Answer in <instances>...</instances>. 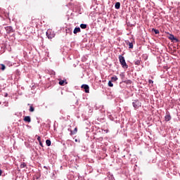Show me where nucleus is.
<instances>
[{"label":"nucleus","instance_id":"nucleus-1","mask_svg":"<svg viewBox=\"0 0 180 180\" xmlns=\"http://www.w3.org/2000/svg\"><path fill=\"white\" fill-rule=\"evenodd\" d=\"M119 60L122 68H129V65L126 63V60H124V57H123V56L120 55Z\"/></svg>","mask_w":180,"mask_h":180},{"label":"nucleus","instance_id":"nucleus-2","mask_svg":"<svg viewBox=\"0 0 180 180\" xmlns=\"http://www.w3.org/2000/svg\"><path fill=\"white\" fill-rule=\"evenodd\" d=\"M132 105H133V107L134 108V109H139V108H140V106H141V103H140V101H139V100H135L132 103Z\"/></svg>","mask_w":180,"mask_h":180},{"label":"nucleus","instance_id":"nucleus-3","mask_svg":"<svg viewBox=\"0 0 180 180\" xmlns=\"http://www.w3.org/2000/svg\"><path fill=\"white\" fill-rule=\"evenodd\" d=\"M46 36L48 39H53L56 36V34L51 30H48L46 32Z\"/></svg>","mask_w":180,"mask_h":180},{"label":"nucleus","instance_id":"nucleus-4","mask_svg":"<svg viewBox=\"0 0 180 180\" xmlns=\"http://www.w3.org/2000/svg\"><path fill=\"white\" fill-rule=\"evenodd\" d=\"M5 30H6L7 34H11V33H13V28L11 26L6 27Z\"/></svg>","mask_w":180,"mask_h":180},{"label":"nucleus","instance_id":"nucleus-5","mask_svg":"<svg viewBox=\"0 0 180 180\" xmlns=\"http://www.w3.org/2000/svg\"><path fill=\"white\" fill-rule=\"evenodd\" d=\"M82 88L84 89L86 94H89V86H88V84H82Z\"/></svg>","mask_w":180,"mask_h":180},{"label":"nucleus","instance_id":"nucleus-6","mask_svg":"<svg viewBox=\"0 0 180 180\" xmlns=\"http://www.w3.org/2000/svg\"><path fill=\"white\" fill-rule=\"evenodd\" d=\"M169 40L174 41L176 43H178V41H179V39H178L177 38H176L173 34H169Z\"/></svg>","mask_w":180,"mask_h":180},{"label":"nucleus","instance_id":"nucleus-7","mask_svg":"<svg viewBox=\"0 0 180 180\" xmlns=\"http://www.w3.org/2000/svg\"><path fill=\"white\" fill-rule=\"evenodd\" d=\"M24 122H27V123H30V122H32V119L30 118V116H25L24 117Z\"/></svg>","mask_w":180,"mask_h":180},{"label":"nucleus","instance_id":"nucleus-8","mask_svg":"<svg viewBox=\"0 0 180 180\" xmlns=\"http://www.w3.org/2000/svg\"><path fill=\"white\" fill-rule=\"evenodd\" d=\"M79 32H81V28L75 27L73 31L74 34H77V33H79Z\"/></svg>","mask_w":180,"mask_h":180},{"label":"nucleus","instance_id":"nucleus-9","mask_svg":"<svg viewBox=\"0 0 180 180\" xmlns=\"http://www.w3.org/2000/svg\"><path fill=\"white\" fill-rule=\"evenodd\" d=\"M77 131H78V129L77 127L75 128L74 131H70V136H72L73 134H77Z\"/></svg>","mask_w":180,"mask_h":180},{"label":"nucleus","instance_id":"nucleus-10","mask_svg":"<svg viewBox=\"0 0 180 180\" xmlns=\"http://www.w3.org/2000/svg\"><path fill=\"white\" fill-rule=\"evenodd\" d=\"M165 119L166 122H169L171 120V115L169 114L165 115Z\"/></svg>","mask_w":180,"mask_h":180},{"label":"nucleus","instance_id":"nucleus-11","mask_svg":"<svg viewBox=\"0 0 180 180\" xmlns=\"http://www.w3.org/2000/svg\"><path fill=\"white\" fill-rule=\"evenodd\" d=\"M46 144L48 146V147H50L51 146V141H50V139H47L46 141Z\"/></svg>","mask_w":180,"mask_h":180},{"label":"nucleus","instance_id":"nucleus-12","mask_svg":"<svg viewBox=\"0 0 180 180\" xmlns=\"http://www.w3.org/2000/svg\"><path fill=\"white\" fill-rule=\"evenodd\" d=\"M141 63V60H134V64L135 65H140V63Z\"/></svg>","mask_w":180,"mask_h":180},{"label":"nucleus","instance_id":"nucleus-13","mask_svg":"<svg viewBox=\"0 0 180 180\" xmlns=\"http://www.w3.org/2000/svg\"><path fill=\"white\" fill-rule=\"evenodd\" d=\"M117 79H118V78H117V76H113V77H111V81L112 82H115V81H117Z\"/></svg>","mask_w":180,"mask_h":180},{"label":"nucleus","instance_id":"nucleus-14","mask_svg":"<svg viewBox=\"0 0 180 180\" xmlns=\"http://www.w3.org/2000/svg\"><path fill=\"white\" fill-rule=\"evenodd\" d=\"M115 9H120V2H117L115 4Z\"/></svg>","mask_w":180,"mask_h":180},{"label":"nucleus","instance_id":"nucleus-15","mask_svg":"<svg viewBox=\"0 0 180 180\" xmlns=\"http://www.w3.org/2000/svg\"><path fill=\"white\" fill-rule=\"evenodd\" d=\"M152 32H154V33L155 34H160V31L158 30H156V29H152Z\"/></svg>","mask_w":180,"mask_h":180},{"label":"nucleus","instance_id":"nucleus-16","mask_svg":"<svg viewBox=\"0 0 180 180\" xmlns=\"http://www.w3.org/2000/svg\"><path fill=\"white\" fill-rule=\"evenodd\" d=\"M65 84V80L59 81V85H61L62 86H64Z\"/></svg>","mask_w":180,"mask_h":180},{"label":"nucleus","instance_id":"nucleus-17","mask_svg":"<svg viewBox=\"0 0 180 180\" xmlns=\"http://www.w3.org/2000/svg\"><path fill=\"white\" fill-rule=\"evenodd\" d=\"M80 27H81V29H86L87 25H86V24H81Z\"/></svg>","mask_w":180,"mask_h":180},{"label":"nucleus","instance_id":"nucleus-18","mask_svg":"<svg viewBox=\"0 0 180 180\" xmlns=\"http://www.w3.org/2000/svg\"><path fill=\"white\" fill-rule=\"evenodd\" d=\"M127 44L129 45V49H133V43L131 42H128Z\"/></svg>","mask_w":180,"mask_h":180},{"label":"nucleus","instance_id":"nucleus-19","mask_svg":"<svg viewBox=\"0 0 180 180\" xmlns=\"http://www.w3.org/2000/svg\"><path fill=\"white\" fill-rule=\"evenodd\" d=\"M1 65V70H2V71H4V70H5V69L6 68V67H5V65H4V64H1L0 65Z\"/></svg>","mask_w":180,"mask_h":180},{"label":"nucleus","instance_id":"nucleus-20","mask_svg":"<svg viewBox=\"0 0 180 180\" xmlns=\"http://www.w3.org/2000/svg\"><path fill=\"white\" fill-rule=\"evenodd\" d=\"M30 112H34V107L33 105L30 107Z\"/></svg>","mask_w":180,"mask_h":180},{"label":"nucleus","instance_id":"nucleus-21","mask_svg":"<svg viewBox=\"0 0 180 180\" xmlns=\"http://www.w3.org/2000/svg\"><path fill=\"white\" fill-rule=\"evenodd\" d=\"M20 168H25L26 167V163L23 162L20 165Z\"/></svg>","mask_w":180,"mask_h":180},{"label":"nucleus","instance_id":"nucleus-22","mask_svg":"<svg viewBox=\"0 0 180 180\" xmlns=\"http://www.w3.org/2000/svg\"><path fill=\"white\" fill-rule=\"evenodd\" d=\"M108 86H110V87L113 86V84L112 83V81L108 82Z\"/></svg>","mask_w":180,"mask_h":180},{"label":"nucleus","instance_id":"nucleus-23","mask_svg":"<svg viewBox=\"0 0 180 180\" xmlns=\"http://www.w3.org/2000/svg\"><path fill=\"white\" fill-rule=\"evenodd\" d=\"M149 84H154V81L149 79L148 80Z\"/></svg>","mask_w":180,"mask_h":180},{"label":"nucleus","instance_id":"nucleus-24","mask_svg":"<svg viewBox=\"0 0 180 180\" xmlns=\"http://www.w3.org/2000/svg\"><path fill=\"white\" fill-rule=\"evenodd\" d=\"M37 140L40 143L41 141V138L40 136H38Z\"/></svg>","mask_w":180,"mask_h":180},{"label":"nucleus","instance_id":"nucleus-25","mask_svg":"<svg viewBox=\"0 0 180 180\" xmlns=\"http://www.w3.org/2000/svg\"><path fill=\"white\" fill-rule=\"evenodd\" d=\"M33 20H32V22H30V25H34V22H33Z\"/></svg>","mask_w":180,"mask_h":180},{"label":"nucleus","instance_id":"nucleus-26","mask_svg":"<svg viewBox=\"0 0 180 180\" xmlns=\"http://www.w3.org/2000/svg\"><path fill=\"white\" fill-rule=\"evenodd\" d=\"M4 96H5V98H7V96H8V93H5V94H4Z\"/></svg>","mask_w":180,"mask_h":180},{"label":"nucleus","instance_id":"nucleus-27","mask_svg":"<svg viewBox=\"0 0 180 180\" xmlns=\"http://www.w3.org/2000/svg\"><path fill=\"white\" fill-rule=\"evenodd\" d=\"M39 146H41V147H43V143H41V141L39 142Z\"/></svg>","mask_w":180,"mask_h":180},{"label":"nucleus","instance_id":"nucleus-28","mask_svg":"<svg viewBox=\"0 0 180 180\" xmlns=\"http://www.w3.org/2000/svg\"><path fill=\"white\" fill-rule=\"evenodd\" d=\"M2 175V170H0V176Z\"/></svg>","mask_w":180,"mask_h":180},{"label":"nucleus","instance_id":"nucleus-29","mask_svg":"<svg viewBox=\"0 0 180 180\" xmlns=\"http://www.w3.org/2000/svg\"><path fill=\"white\" fill-rule=\"evenodd\" d=\"M128 82H129V84L131 82V81H130V80H128Z\"/></svg>","mask_w":180,"mask_h":180}]
</instances>
